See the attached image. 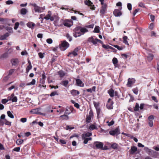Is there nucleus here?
<instances>
[{
	"instance_id": "obj_1",
	"label": "nucleus",
	"mask_w": 159,
	"mask_h": 159,
	"mask_svg": "<svg viewBox=\"0 0 159 159\" xmlns=\"http://www.w3.org/2000/svg\"><path fill=\"white\" fill-rule=\"evenodd\" d=\"M73 31V36L76 38L84 35L85 33L88 32V30L85 28L77 26L74 29Z\"/></svg>"
},
{
	"instance_id": "obj_2",
	"label": "nucleus",
	"mask_w": 159,
	"mask_h": 159,
	"mask_svg": "<svg viewBox=\"0 0 159 159\" xmlns=\"http://www.w3.org/2000/svg\"><path fill=\"white\" fill-rule=\"evenodd\" d=\"M93 145L95 146L96 148L97 149L103 150H106L108 149V148H103L104 144L100 142H95L93 143Z\"/></svg>"
},
{
	"instance_id": "obj_3",
	"label": "nucleus",
	"mask_w": 159,
	"mask_h": 159,
	"mask_svg": "<svg viewBox=\"0 0 159 159\" xmlns=\"http://www.w3.org/2000/svg\"><path fill=\"white\" fill-rule=\"evenodd\" d=\"M69 46V43L66 40L61 42L60 45V48L61 50H65L68 48Z\"/></svg>"
},
{
	"instance_id": "obj_4",
	"label": "nucleus",
	"mask_w": 159,
	"mask_h": 159,
	"mask_svg": "<svg viewBox=\"0 0 159 159\" xmlns=\"http://www.w3.org/2000/svg\"><path fill=\"white\" fill-rule=\"evenodd\" d=\"M80 49V47H78L76 48L74 50V51L71 52H69L67 55L68 57H71V55H72L73 56H75L77 55V52Z\"/></svg>"
},
{
	"instance_id": "obj_5",
	"label": "nucleus",
	"mask_w": 159,
	"mask_h": 159,
	"mask_svg": "<svg viewBox=\"0 0 159 159\" xmlns=\"http://www.w3.org/2000/svg\"><path fill=\"white\" fill-rule=\"evenodd\" d=\"M120 134V131L119 127H117L115 129L110 131L109 134L113 136L117 135Z\"/></svg>"
},
{
	"instance_id": "obj_6",
	"label": "nucleus",
	"mask_w": 159,
	"mask_h": 159,
	"mask_svg": "<svg viewBox=\"0 0 159 159\" xmlns=\"http://www.w3.org/2000/svg\"><path fill=\"white\" fill-rule=\"evenodd\" d=\"M30 5L34 7V9L35 12L41 13L40 7L38 6L35 3H30Z\"/></svg>"
},
{
	"instance_id": "obj_7",
	"label": "nucleus",
	"mask_w": 159,
	"mask_h": 159,
	"mask_svg": "<svg viewBox=\"0 0 159 159\" xmlns=\"http://www.w3.org/2000/svg\"><path fill=\"white\" fill-rule=\"evenodd\" d=\"M154 119V116L153 115H151L148 117V125L151 127H152L153 125V121Z\"/></svg>"
},
{
	"instance_id": "obj_8",
	"label": "nucleus",
	"mask_w": 159,
	"mask_h": 159,
	"mask_svg": "<svg viewBox=\"0 0 159 159\" xmlns=\"http://www.w3.org/2000/svg\"><path fill=\"white\" fill-rule=\"evenodd\" d=\"M93 112L92 110H91L89 112V115L87 116L86 118V122L89 123L91 121V118L93 116Z\"/></svg>"
},
{
	"instance_id": "obj_9",
	"label": "nucleus",
	"mask_w": 159,
	"mask_h": 159,
	"mask_svg": "<svg viewBox=\"0 0 159 159\" xmlns=\"http://www.w3.org/2000/svg\"><path fill=\"white\" fill-rule=\"evenodd\" d=\"M97 38H94L93 36H91L88 38V41L92 43L94 45L96 46L97 45Z\"/></svg>"
},
{
	"instance_id": "obj_10",
	"label": "nucleus",
	"mask_w": 159,
	"mask_h": 159,
	"mask_svg": "<svg viewBox=\"0 0 159 159\" xmlns=\"http://www.w3.org/2000/svg\"><path fill=\"white\" fill-rule=\"evenodd\" d=\"M122 8V7H119V9H115L113 11V13L115 16L116 17L120 16L122 13L120 11V10Z\"/></svg>"
},
{
	"instance_id": "obj_11",
	"label": "nucleus",
	"mask_w": 159,
	"mask_h": 159,
	"mask_svg": "<svg viewBox=\"0 0 159 159\" xmlns=\"http://www.w3.org/2000/svg\"><path fill=\"white\" fill-rule=\"evenodd\" d=\"M19 61L17 58H12L11 60V62L13 66H16L18 65Z\"/></svg>"
},
{
	"instance_id": "obj_12",
	"label": "nucleus",
	"mask_w": 159,
	"mask_h": 159,
	"mask_svg": "<svg viewBox=\"0 0 159 159\" xmlns=\"http://www.w3.org/2000/svg\"><path fill=\"white\" fill-rule=\"evenodd\" d=\"M107 5L106 4H104L102 7V8L100 11V13L103 15L104 14L106 11Z\"/></svg>"
},
{
	"instance_id": "obj_13",
	"label": "nucleus",
	"mask_w": 159,
	"mask_h": 159,
	"mask_svg": "<svg viewBox=\"0 0 159 159\" xmlns=\"http://www.w3.org/2000/svg\"><path fill=\"white\" fill-rule=\"evenodd\" d=\"M137 151V148L134 146H132L131 148L130 151V154H133L134 153H137L136 152Z\"/></svg>"
},
{
	"instance_id": "obj_14",
	"label": "nucleus",
	"mask_w": 159,
	"mask_h": 159,
	"mask_svg": "<svg viewBox=\"0 0 159 159\" xmlns=\"http://www.w3.org/2000/svg\"><path fill=\"white\" fill-rule=\"evenodd\" d=\"M73 22L71 21H65L63 23V25L65 26L68 27H70L72 25H73Z\"/></svg>"
},
{
	"instance_id": "obj_15",
	"label": "nucleus",
	"mask_w": 159,
	"mask_h": 159,
	"mask_svg": "<svg viewBox=\"0 0 159 159\" xmlns=\"http://www.w3.org/2000/svg\"><path fill=\"white\" fill-rule=\"evenodd\" d=\"M84 3L86 5L89 6H92V9H94V5H93V3L89 0H85L84 1Z\"/></svg>"
},
{
	"instance_id": "obj_16",
	"label": "nucleus",
	"mask_w": 159,
	"mask_h": 159,
	"mask_svg": "<svg viewBox=\"0 0 159 159\" xmlns=\"http://www.w3.org/2000/svg\"><path fill=\"white\" fill-rule=\"evenodd\" d=\"M70 93L72 96L74 97L80 94V92L78 91L75 89L72 90L70 91Z\"/></svg>"
},
{
	"instance_id": "obj_17",
	"label": "nucleus",
	"mask_w": 159,
	"mask_h": 159,
	"mask_svg": "<svg viewBox=\"0 0 159 159\" xmlns=\"http://www.w3.org/2000/svg\"><path fill=\"white\" fill-rule=\"evenodd\" d=\"M76 82L77 85L80 87H83L84 84L83 83L82 81L79 79L76 80Z\"/></svg>"
},
{
	"instance_id": "obj_18",
	"label": "nucleus",
	"mask_w": 159,
	"mask_h": 159,
	"mask_svg": "<svg viewBox=\"0 0 159 159\" xmlns=\"http://www.w3.org/2000/svg\"><path fill=\"white\" fill-rule=\"evenodd\" d=\"M8 57V53L7 52H6L4 53L1 55L0 56V59H6Z\"/></svg>"
},
{
	"instance_id": "obj_19",
	"label": "nucleus",
	"mask_w": 159,
	"mask_h": 159,
	"mask_svg": "<svg viewBox=\"0 0 159 159\" xmlns=\"http://www.w3.org/2000/svg\"><path fill=\"white\" fill-rule=\"evenodd\" d=\"M113 102H107L106 104V107L108 109H113Z\"/></svg>"
},
{
	"instance_id": "obj_20",
	"label": "nucleus",
	"mask_w": 159,
	"mask_h": 159,
	"mask_svg": "<svg viewBox=\"0 0 159 159\" xmlns=\"http://www.w3.org/2000/svg\"><path fill=\"white\" fill-rule=\"evenodd\" d=\"M26 25L29 28H30L32 29H33L35 25V24L33 22H30L27 23Z\"/></svg>"
},
{
	"instance_id": "obj_21",
	"label": "nucleus",
	"mask_w": 159,
	"mask_h": 159,
	"mask_svg": "<svg viewBox=\"0 0 159 159\" xmlns=\"http://www.w3.org/2000/svg\"><path fill=\"white\" fill-rule=\"evenodd\" d=\"M8 33H6L4 34L1 35L0 37V39L1 40H3L5 39L9 35Z\"/></svg>"
},
{
	"instance_id": "obj_22",
	"label": "nucleus",
	"mask_w": 159,
	"mask_h": 159,
	"mask_svg": "<svg viewBox=\"0 0 159 159\" xmlns=\"http://www.w3.org/2000/svg\"><path fill=\"white\" fill-rule=\"evenodd\" d=\"M154 57V55L152 54H149L147 57L148 61H151L153 59Z\"/></svg>"
},
{
	"instance_id": "obj_23",
	"label": "nucleus",
	"mask_w": 159,
	"mask_h": 159,
	"mask_svg": "<svg viewBox=\"0 0 159 159\" xmlns=\"http://www.w3.org/2000/svg\"><path fill=\"white\" fill-rule=\"evenodd\" d=\"M92 135V133L91 132H88L85 134H82V137L84 138L85 137L87 138V137H90Z\"/></svg>"
},
{
	"instance_id": "obj_24",
	"label": "nucleus",
	"mask_w": 159,
	"mask_h": 159,
	"mask_svg": "<svg viewBox=\"0 0 159 159\" xmlns=\"http://www.w3.org/2000/svg\"><path fill=\"white\" fill-rule=\"evenodd\" d=\"M108 93L110 96L113 97L114 96V91L112 89H111L108 91Z\"/></svg>"
},
{
	"instance_id": "obj_25",
	"label": "nucleus",
	"mask_w": 159,
	"mask_h": 159,
	"mask_svg": "<svg viewBox=\"0 0 159 159\" xmlns=\"http://www.w3.org/2000/svg\"><path fill=\"white\" fill-rule=\"evenodd\" d=\"M118 147V145L116 143H114L111 144V147L112 149H117Z\"/></svg>"
},
{
	"instance_id": "obj_26",
	"label": "nucleus",
	"mask_w": 159,
	"mask_h": 159,
	"mask_svg": "<svg viewBox=\"0 0 159 159\" xmlns=\"http://www.w3.org/2000/svg\"><path fill=\"white\" fill-rule=\"evenodd\" d=\"M68 81L67 80H65L64 81H62L61 84L65 87H66L68 84Z\"/></svg>"
},
{
	"instance_id": "obj_27",
	"label": "nucleus",
	"mask_w": 159,
	"mask_h": 159,
	"mask_svg": "<svg viewBox=\"0 0 159 159\" xmlns=\"http://www.w3.org/2000/svg\"><path fill=\"white\" fill-rule=\"evenodd\" d=\"M135 80L134 78H130V87L132 86L133 84L135 83Z\"/></svg>"
},
{
	"instance_id": "obj_28",
	"label": "nucleus",
	"mask_w": 159,
	"mask_h": 159,
	"mask_svg": "<svg viewBox=\"0 0 159 159\" xmlns=\"http://www.w3.org/2000/svg\"><path fill=\"white\" fill-rule=\"evenodd\" d=\"M158 153L155 151H153L151 154V156L153 157L156 158L157 157Z\"/></svg>"
},
{
	"instance_id": "obj_29",
	"label": "nucleus",
	"mask_w": 159,
	"mask_h": 159,
	"mask_svg": "<svg viewBox=\"0 0 159 159\" xmlns=\"http://www.w3.org/2000/svg\"><path fill=\"white\" fill-rule=\"evenodd\" d=\"M59 93L57 91H55L52 92L50 94V96L51 97L54 96L55 95H58Z\"/></svg>"
},
{
	"instance_id": "obj_30",
	"label": "nucleus",
	"mask_w": 159,
	"mask_h": 159,
	"mask_svg": "<svg viewBox=\"0 0 159 159\" xmlns=\"http://www.w3.org/2000/svg\"><path fill=\"white\" fill-rule=\"evenodd\" d=\"M61 118H62L64 120H67L69 119V117L67 115L64 114V115L60 116Z\"/></svg>"
},
{
	"instance_id": "obj_31",
	"label": "nucleus",
	"mask_w": 159,
	"mask_h": 159,
	"mask_svg": "<svg viewBox=\"0 0 159 159\" xmlns=\"http://www.w3.org/2000/svg\"><path fill=\"white\" fill-rule=\"evenodd\" d=\"M32 66L31 62H30L29 65L27 67L26 69V73H28L29 70L32 69Z\"/></svg>"
},
{
	"instance_id": "obj_32",
	"label": "nucleus",
	"mask_w": 159,
	"mask_h": 159,
	"mask_svg": "<svg viewBox=\"0 0 159 159\" xmlns=\"http://www.w3.org/2000/svg\"><path fill=\"white\" fill-rule=\"evenodd\" d=\"M8 116L11 118H14V116L13 114L10 111H8L7 112Z\"/></svg>"
},
{
	"instance_id": "obj_33",
	"label": "nucleus",
	"mask_w": 159,
	"mask_h": 159,
	"mask_svg": "<svg viewBox=\"0 0 159 159\" xmlns=\"http://www.w3.org/2000/svg\"><path fill=\"white\" fill-rule=\"evenodd\" d=\"M12 94L13 95V97L11 98L12 102H16L17 100V97L16 96H15L14 93H12Z\"/></svg>"
},
{
	"instance_id": "obj_34",
	"label": "nucleus",
	"mask_w": 159,
	"mask_h": 159,
	"mask_svg": "<svg viewBox=\"0 0 159 159\" xmlns=\"http://www.w3.org/2000/svg\"><path fill=\"white\" fill-rule=\"evenodd\" d=\"M27 10L25 8H22L20 10V13L22 15H25L27 12Z\"/></svg>"
},
{
	"instance_id": "obj_35",
	"label": "nucleus",
	"mask_w": 159,
	"mask_h": 159,
	"mask_svg": "<svg viewBox=\"0 0 159 159\" xmlns=\"http://www.w3.org/2000/svg\"><path fill=\"white\" fill-rule=\"evenodd\" d=\"M24 140L21 139H17L16 141V143L18 145H19L23 143Z\"/></svg>"
},
{
	"instance_id": "obj_36",
	"label": "nucleus",
	"mask_w": 159,
	"mask_h": 159,
	"mask_svg": "<svg viewBox=\"0 0 159 159\" xmlns=\"http://www.w3.org/2000/svg\"><path fill=\"white\" fill-rule=\"evenodd\" d=\"M128 39V37L126 36H124L123 37V42L125 44L129 45L128 42L127 41V39Z\"/></svg>"
},
{
	"instance_id": "obj_37",
	"label": "nucleus",
	"mask_w": 159,
	"mask_h": 159,
	"mask_svg": "<svg viewBox=\"0 0 159 159\" xmlns=\"http://www.w3.org/2000/svg\"><path fill=\"white\" fill-rule=\"evenodd\" d=\"M93 32L95 33H99L100 32L99 27L98 26H96L95 27Z\"/></svg>"
},
{
	"instance_id": "obj_38",
	"label": "nucleus",
	"mask_w": 159,
	"mask_h": 159,
	"mask_svg": "<svg viewBox=\"0 0 159 159\" xmlns=\"http://www.w3.org/2000/svg\"><path fill=\"white\" fill-rule=\"evenodd\" d=\"M139 105L137 103H136L135 107L134 108V111H139Z\"/></svg>"
},
{
	"instance_id": "obj_39",
	"label": "nucleus",
	"mask_w": 159,
	"mask_h": 159,
	"mask_svg": "<svg viewBox=\"0 0 159 159\" xmlns=\"http://www.w3.org/2000/svg\"><path fill=\"white\" fill-rule=\"evenodd\" d=\"M4 124L6 125H7L9 126H11V122L9 121L6 119H5L4 120Z\"/></svg>"
},
{
	"instance_id": "obj_40",
	"label": "nucleus",
	"mask_w": 159,
	"mask_h": 159,
	"mask_svg": "<svg viewBox=\"0 0 159 159\" xmlns=\"http://www.w3.org/2000/svg\"><path fill=\"white\" fill-rule=\"evenodd\" d=\"M6 30H7L10 33H13L12 28L10 27L7 26L6 27Z\"/></svg>"
},
{
	"instance_id": "obj_41",
	"label": "nucleus",
	"mask_w": 159,
	"mask_h": 159,
	"mask_svg": "<svg viewBox=\"0 0 159 159\" xmlns=\"http://www.w3.org/2000/svg\"><path fill=\"white\" fill-rule=\"evenodd\" d=\"M58 74L59 75L60 77H63L65 76V74L64 72L62 70L59 71L58 72Z\"/></svg>"
},
{
	"instance_id": "obj_42",
	"label": "nucleus",
	"mask_w": 159,
	"mask_h": 159,
	"mask_svg": "<svg viewBox=\"0 0 159 159\" xmlns=\"http://www.w3.org/2000/svg\"><path fill=\"white\" fill-rule=\"evenodd\" d=\"M35 80L34 79H33L32 81L28 83L26 85H34L35 83Z\"/></svg>"
},
{
	"instance_id": "obj_43",
	"label": "nucleus",
	"mask_w": 159,
	"mask_h": 159,
	"mask_svg": "<svg viewBox=\"0 0 159 159\" xmlns=\"http://www.w3.org/2000/svg\"><path fill=\"white\" fill-rule=\"evenodd\" d=\"M89 129L91 130H93L97 129V127L94 125H91L89 126Z\"/></svg>"
},
{
	"instance_id": "obj_44",
	"label": "nucleus",
	"mask_w": 159,
	"mask_h": 159,
	"mask_svg": "<svg viewBox=\"0 0 159 159\" xmlns=\"http://www.w3.org/2000/svg\"><path fill=\"white\" fill-rule=\"evenodd\" d=\"M71 112L72 111L70 109L69 110L68 109H66L64 114L67 115H69Z\"/></svg>"
},
{
	"instance_id": "obj_45",
	"label": "nucleus",
	"mask_w": 159,
	"mask_h": 159,
	"mask_svg": "<svg viewBox=\"0 0 159 159\" xmlns=\"http://www.w3.org/2000/svg\"><path fill=\"white\" fill-rule=\"evenodd\" d=\"M132 91L133 93H135V94H137L138 93V89L137 87L133 89H132Z\"/></svg>"
},
{
	"instance_id": "obj_46",
	"label": "nucleus",
	"mask_w": 159,
	"mask_h": 159,
	"mask_svg": "<svg viewBox=\"0 0 159 159\" xmlns=\"http://www.w3.org/2000/svg\"><path fill=\"white\" fill-rule=\"evenodd\" d=\"M9 78V75H8L5 76L3 80V82H6Z\"/></svg>"
},
{
	"instance_id": "obj_47",
	"label": "nucleus",
	"mask_w": 159,
	"mask_h": 159,
	"mask_svg": "<svg viewBox=\"0 0 159 159\" xmlns=\"http://www.w3.org/2000/svg\"><path fill=\"white\" fill-rule=\"evenodd\" d=\"M98 117L100 113L101 109L100 108H97L96 109Z\"/></svg>"
},
{
	"instance_id": "obj_48",
	"label": "nucleus",
	"mask_w": 159,
	"mask_h": 159,
	"mask_svg": "<svg viewBox=\"0 0 159 159\" xmlns=\"http://www.w3.org/2000/svg\"><path fill=\"white\" fill-rule=\"evenodd\" d=\"M112 62L114 65L116 64L118 62L117 59L115 57H114L112 59Z\"/></svg>"
},
{
	"instance_id": "obj_49",
	"label": "nucleus",
	"mask_w": 159,
	"mask_h": 159,
	"mask_svg": "<svg viewBox=\"0 0 159 159\" xmlns=\"http://www.w3.org/2000/svg\"><path fill=\"white\" fill-rule=\"evenodd\" d=\"M66 36L69 41H71L72 40V37L68 34H66Z\"/></svg>"
},
{
	"instance_id": "obj_50",
	"label": "nucleus",
	"mask_w": 159,
	"mask_h": 159,
	"mask_svg": "<svg viewBox=\"0 0 159 159\" xmlns=\"http://www.w3.org/2000/svg\"><path fill=\"white\" fill-rule=\"evenodd\" d=\"M19 24H20L19 22H16L15 24V26L14 27V29L15 30H17V28L19 27Z\"/></svg>"
},
{
	"instance_id": "obj_51",
	"label": "nucleus",
	"mask_w": 159,
	"mask_h": 159,
	"mask_svg": "<svg viewBox=\"0 0 159 159\" xmlns=\"http://www.w3.org/2000/svg\"><path fill=\"white\" fill-rule=\"evenodd\" d=\"M139 6L141 7L146 8V7L144 4L143 3L141 2H139Z\"/></svg>"
},
{
	"instance_id": "obj_52",
	"label": "nucleus",
	"mask_w": 159,
	"mask_h": 159,
	"mask_svg": "<svg viewBox=\"0 0 159 159\" xmlns=\"http://www.w3.org/2000/svg\"><path fill=\"white\" fill-rule=\"evenodd\" d=\"M82 139L84 140V144H87L88 141L87 138L85 137L84 138L83 137H82Z\"/></svg>"
},
{
	"instance_id": "obj_53",
	"label": "nucleus",
	"mask_w": 159,
	"mask_h": 159,
	"mask_svg": "<svg viewBox=\"0 0 159 159\" xmlns=\"http://www.w3.org/2000/svg\"><path fill=\"white\" fill-rule=\"evenodd\" d=\"M115 48H117L118 50H121L122 49V48L121 47H120L117 45H114L113 46Z\"/></svg>"
},
{
	"instance_id": "obj_54",
	"label": "nucleus",
	"mask_w": 159,
	"mask_h": 159,
	"mask_svg": "<svg viewBox=\"0 0 159 159\" xmlns=\"http://www.w3.org/2000/svg\"><path fill=\"white\" fill-rule=\"evenodd\" d=\"M14 69H11L9 71L8 75H11L14 72Z\"/></svg>"
},
{
	"instance_id": "obj_55",
	"label": "nucleus",
	"mask_w": 159,
	"mask_h": 159,
	"mask_svg": "<svg viewBox=\"0 0 159 159\" xmlns=\"http://www.w3.org/2000/svg\"><path fill=\"white\" fill-rule=\"evenodd\" d=\"M139 10L140 9L139 8L135 9L133 13V16H135L136 14L139 11Z\"/></svg>"
},
{
	"instance_id": "obj_56",
	"label": "nucleus",
	"mask_w": 159,
	"mask_h": 159,
	"mask_svg": "<svg viewBox=\"0 0 159 159\" xmlns=\"http://www.w3.org/2000/svg\"><path fill=\"white\" fill-rule=\"evenodd\" d=\"M47 42L49 44H51L52 43V40L51 39H48L46 40Z\"/></svg>"
},
{
	"instance_id": "obj_57",
	"label": "nucleus",
	"mask_w": 159,
	"mask_h": 159,
	"mask_svg": "<svg viewBox=\"0 0 159 159\" xmlns=\"http://www.w3.org/2000/svg\"><path fill=\"white\" fill-rule=\"evenodd\" d=\"M152 99L153 101H154L156 102V103L158 102V100L157 99V98L155 97L154 96H152Z\"/></svg>"
},
{
	"instance_id": "obj_58",
	"label": "nucleus",
	"mask_w": 159,
	"mask_h": 159,
	"mask_svg": "<svg viewBox=\"0 0 159 159\" xmlns=\"http://www.w3.org/2000/svg\"><path fill=\"white\" fill-rule=\"evenodd\" d=\"M8 101V100H7L6 99H2V103L3 104H5Z\"/></svg>"
},
{
	"instance_id": "obj_59",
	"label": "nucleus",
	"mask_w": 159,
	"mask_h": 159,
	"mask_svg": "<svg viewBox=\"0 0 159 159\" xmlns=\"http://www.w3.org/2000/svg\"><path fill=\"white\" fill-rule=\"evenodd\" d=\"M20 121L22 123L25 122L27 121V119L26 118H22L20 120Z\"/></svg>"
},
{
	"instance_id": "obj_60",
	"label": "nucleus",
	"mask_w": 159,
	"mask_h": 159,
	"mask_svg": "<svg viewBox=\"0 0 159 159\" xmlns=\"http://www.w3.org/2000/svg\"><path fill=\"white\" fill-rule=\"evenodd\" d=\"M20 147H16L14 148L13 151L17 152H19L20 151Z\"/></svg>"
},
{
	"instance_id": "obj_61",
	"label": "nucleus",
	"mask_w": 159,
	"mask_h": 159,
	"mask_svg": "<svg viewBox=\"0 0 159 159\" xmlns=\"http://www.w3.org/2000/svg\"><path fill=\"white\" fill-rule=\"evenodd\" d=\"M6 4L8 5L11 4L13 3V2L11 0H8L6 2Z\"/></svg>"
},
{
	"instance_id": "obj_62",
	"label": "nucleus",
	"mask_w": 159,
	"mask_h": 159,
	"mask_svg": "<svg viewBox=\"0 0 159 159\" xmlns=\"http://www.w3.org/2000/svg\"><path fill=\"white\" fill-rule=\"evenodd\" d=\"M107 123H108V125L110 126L113 125L114 124V121H113V120H112L111 122H108Z\"/></svg>"
},
{
	"instance_id": "obj_63",
	"label": "nucleus",
	"mask_w": 159,
	"mask_h": 159,
	"mask_svg": "<svg viewBox=\"0 0 159 159\" xmlns=\"http://www.w3.org/2000/svg\"><path fill=\"white\" fill-rule=\"evenodd\" d=\"M154 27V24L153 23H152L150 24L149 26V28L151 30H152Z\"/></svg>"
},
{
	"instance_id": "obj_64",
	"label": "nucleus",
	"mask_w": 159,
	"mask_h": 159,
	"mask_svg": "<svg viewBox=\"0 0 159 159\" xmlns=\"http://www.w3.org/2000/svg\"><path fill=\"white\" fill-rule=\"evenodd\" d=\"M44 54V53H42V52H39V57L41 59L43 58L44 57V56L43 54Z\"/></svg>"
}]
</instances>
